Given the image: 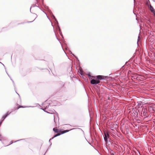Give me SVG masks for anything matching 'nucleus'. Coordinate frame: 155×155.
<instances>
[{"mask_svg":"<svg viewBox=\"0 0 155 155\" xmlns=\"http://www.w3.org/2000/svg\"><path fill=\"white\" fill-rule=\"evenodd\" d=\"M53 130L54 131L55 133H58L57 134L54 135V136H53L51 139L49 140V141L50 142V141L52 139H53L54 138L59 136L61 134H63L65 133L66 132H68L69 131V130H66L64 131H61V130H58L56 128H54L53 129Z\"/></svg>","mask_w":155,"mask_h":155,"instance_id":"nucleus-1","label":"nucleus"},{"mask_svg":"<svg viewBox=\"0 0 155 155\" xmlns=\"http://www.w3.org/2000/svg\"><path fill=\"white\" fill-rule=\"evenodd\" d=\"M104 139L106 142V145H110L111 144V142L109 140V135L108 133L107 132H104Z\"/></svg>","mask_w":155,"mask_h":155,"instance_id":"nucleus-2","label":"nucleus"},{"mask_svg":"<svg viewBox=\"0 0 155 155\" xmlns=\"http://www.w3.org/2000/svg\"><path fill=\"white\" fill-rule=\"evenodd\" d=\"M49 105V103H47L46 101H45L42 104V108H41V109L43 110L45 112H47L48 113L52 114V113L48 112V111L45 110L48 108Z\"/></svg>","mask_w":155,"mask_h":155,"instance_id":"nucleus-3","label":"nucleus"},{"mask_svg":"<svg viewBox=\"0 0 155 155\" xmlns=\"http://www.w3.org/2000/svg\"><path fill=\"white\" fill-rule=\"evenodd\" d=\"M141 114H143V116L146 117H148V114L147 112V109L146 108L144 107L142 108Z\"/></svg>","mask_w":155,"mask_h":155,"instance_id":"nucleus-4","label":"nucleus"},{"mask_svg":"<svg viewBox=\"0 0 155 155\" xmlns=\"http://www.w3.org/2000/svg\"><path fill=\"white\" fill-rule=\"evenodd\" d=\"M100 82V81L95 79H92L91 81V83L92 84H96L99 83Z\"/></svg>","mask_w":155,"mask_h":155,"instance_id":"nucleus-5","label":"nucleus"},{"mask_svg":"<svg viewBox=\"0 0 155 155\" xmlns=\"http://www.w3.org/2000/svg\"><path fill=\"white\" fill-rule=\"evenodd\" d=\"M149 8L150 11L154 14L155 16V10L153 8L152 6L150 4V5Z\"/></svg>","mask_w":155,"mask_h":155,"instance_id":"nucleus-6","label":"nucleus"},{"mask_svg":"<svg viewBox=\"0 0 155 155\" xmlns=\"http://www.w3.org/2000/svg\"><path fill=\"white\" fill-rule=\"evenodd\" d=\"M10 113H9L8 112L7 113L3 116L2 118V121H3L5 119V118L8 115H9L10 114Z\"/></svg>","mask_w":155,"mask_h":155,"instance_id":"nucleus-7","label":"nucleus"},{"mask_svg":"<svg viewBox=\"0 0 155 155\" xmlns=\"http://www.w3.org/2000/svg\"><path fill=\"white\" fill-rule=\"evenodd\" d=\"M103 76L101 75H98L97 76V80H98L99 81V80H101L103 79Z\"/></svg>","mask_w":155,"mask_h":155,"instance_id":"nucleus-8","label":"nucleus"},{"mask_svg":"<svg viewBox=\"0 0 155 155\" xmlns=\"http://www.w3.org/2000/svg\"><path fill=\"white\" fill-rule=\"evenodd\" d=\"M118 148H119V151L120 152H121V150H120V148L121 149H122V152H123V148L124 149V146H117Z\"/></svg>","mask_w":155,"mask_h":155,"instance_id":"nucleus-9","label":"nucleus"},{"mask_svg":"<svg viewBox=\"0 0 155 155\" xmlns=\"http://www.w3.org/2000/svg\"><path fill=\"white\" fill-rule=\"evenodd\" d=\"M110 155H115V153L114 152H113L112 151H111L110 152Z\"/></svg>","mask_w":155,"mask_h":155,"instance_id":"nucleus-10","label":"nucleus"},{"mask_svg":"<svg viewBox=\"0 0 155 155\" xmlns=\"http://www.w3.org/2000/svg\"><path fill=\"white\" fill-rule=\"evenodd\" d=\"M19 140H16V141H13L12 140L10 142V144H8L7 145H10L12 144L13 142H17V141H18Z\"/></svg>","mask_w":155,"mask_h":155,"instance_id":"nucleus-11","label":"nucleus"},{"mask_svg":"<svg viewBox=\"0 0 155 155\" xmlns=\"http://www.w3.org/2000/svg\"><path fill=\"white\" fill-rule=\"evenodd\" d=\"M3 139V137L2 135L0 134V140H1Z\"/></svg>","mask_w":155,"mask_h":155,"instance_id":"nucleus-12","label":"nucleus"},{"mask_svg":"<svg viewBox=\"0 0 155 155\" xmlns=\"http://www.w3.org/2000/svg\"><path fill=\"white\" fill-rule=\"evenodd\" d=\"M53 18L56 21H57V19H56L55 17L53 15Z\"/></svg>","mask_w":155,"mask_h":155,"instance_id":"nucleus-13","label":"nucleus"},{"mask_svg":"<svg viewBox=\"0 0 155 155\" xmlns=\"http://www.w3.org/2000/svg\"><path fill=\"white\" fill-rule=\"evenodd\" d=\"M26 107V106H20V107H21V108H25V107Z\"/></svg>","mask_w":155,"mask_h":155,"instance_id":"nucleus-14","label":"nucleus"},{"mask_svg":"<svg viewBox=\"0 0 155 155\" xmlns=\"http://www.w3.org/2000/svg\"><path fill=\"white\" fill-rule=\"evenodd\" d=\"M140 36H139L138 37V40H137V41H139V40H140Z\"/></svg>","mask_w":155,"mask_h":155,"instance_id":"nucleus-15","label":"nucleus"},{"mask_svg":"<svg viewBox=\"0 0 155 155\" xmlns=\"http://www.w3.org/2000/svg\"><path fill=\"white\" fill-rule=\"evenodd\" d=\"M71 54L73 55L74 56V55L73 54H72V53H71Z\"/></svg>","mask_w":155,"mask_h":155,"instance_id":"nucleus-16","label":"nucleus"},{"mask_svg":"<svg viewBox=\"0 0 155 155\" xmlns=\"http://www.w3.org/2000/svg\"><path fill=\"white\" fill-rule=\"evenodd\" d=\"M34 20H34L33 21H30L29 22H31L33 21H34Z\"/></svg>","mask_w":155,"mask_h":155,"instance_id":"nucleus-17","label":"nucleus"},{"mask_svg":"<svg viewBox=\"0 0 155 155\" xmlns=\"http://www.w3.org/2000/svg\"><path fill=\"white\" fill-rule=\"evenodd\" d=\"M54 121H55L54 118Z\"/></svg>","mask_w":155,"mask_h":155,"instance_id":"nucleus-18","label":"nucleus"},{"mask_svg":"<svg viewBox=\"0 0 155 155\" xmlns=\"http://www.w3.org/2000/svg\"><path fill=\"white\" fill-rule=\"evenodd\" d=\"M61 36H62V37H63V35H62V34H61Z\"/></svg>","mask_w":155,"mask_h":155,"instance_id":"nucleus-19","label":"nucleus"},{"mask_svg":"<svg viewBox=\"0 0 155 155\" xmlns=\"http://www.w3.org/2000/svg\"><path fill=\"white\" fill-rule=\"evenodd\" d=\"M11 80L12 81V82H14L11 79Z\"/></svg>","mask_w":155,"mask_h":155,"instance_id":"nucleus-20","label":"nucleus"},{"mask_svg":"<svg viewBox=\"0 0 155 155\" xmlns=\"http://www.w3.org/2000/svg\"><path fill=\"white\" fill-rule=\"evenodd\" d=\"M7 74H8V76L9 77V74H8V73H7Z\"/></svg>","mask_w":155,"mask_h":155,"instance_id":"nucleus-21","label":"nucleus"},{"mask_svg":"<svg viewBox=\"0 0 155 155\" xmlns=\"http://www.w3.org/2000/svg\"><path fill=\"white\" fill-rule=\"evenodd\" d=\"M7 74H8V76L9 77V74H8V73H7Z\"/></svg>","mask_w":155,"mask_h":155,"instance_id":"nucleus-22","label":"nucleus"},{"mask_svg":"<svg viewBox=\"0 0 155 155\" xmlns=\"http://www.w3.org/2000/svg\"><path fill=\"white\" fill-rule=\"evenodd\" d=\"M7 74H8V76L9 77V74H8V73H7Z\"/></svg>","mask_w":155,"mask_h":155,"instance_id":"nucleus-23","label":"nucleus"},{"mask_svg":"<svg viewBox=\"0 0 155 155\" xmlns=\"http://www.w3.org/2000/svg\"><path fill=\"white\" fill-rule=\"evenodd\" d=\"M148 2H147V4H148Z\"/></svg>","mask_w":155,"mask_h":155,"instance_id":"nucleus-24","label":"nucleus"},{"mask_svg":"<svg viewBox=\"0 0 155 155\" xmlns=\"http://www.w3.org/2000/svg\"><path fill=\"white\" fill-rule=\"evenodd\" d=\"M16 93L18 94V95H19V94H18V93H17V92H16Z\"/></svg>","mask_w":155,"mask_h":155,"instance_id":"nucleus-25","label":"nucleus"},{"mask_svg":"<svg viewBox=\"0 0 155 155\" xmlns=\"http://www.w3.org/2000/svg\"><path fill=\"white\" fill-rule=\"evenodd\" d=\"M154 2H155V0H153Z\"/></svg>","mask_w":155,"mask_h":155,"instance_id":"nucleus-26","label":"nucleus"},{"mask_svg":"<svg viewBox=\"0 0 155 155\" xmlns=\"http://www.w3.org/2000/svg\"><path fill=\"white\" fill-rule=\"evenodd\" d=\"M115 147H117L116 146H115Z\"/></svg>","mask_w":155,"mask_h":155,"instance_id":"nucleus-27","label":"nucleus"},{"mask_svg":"<svg viewBox=\"0 0 155 155\" xmlns=\"http://www.w3.org/2000/svg\"><path fill=\"white\" fill-rule=\"evenodd\" d=\"M115 147H117L116 146H115Z\"/></svg>","mask_w":155,"mask_h":155,"instance_id":"nucleus-28","label":"nucleus"},{"mask_svg":"<svg viewBox=\"0 0 155 155\" xmlns=\"http://www.w3.org/2000/svg\"><path fill=\"white\" fill-rule=\"evenodd\" d=\"M115 147H117L116 146H115Z\"/></svg>","mask_w":155,"mask_h":155,"instance_id":"nucleus-29","label":"nucleus"},{"mask_svg":"<svg viewBox=\"0 0 155 155\" xmlns=\"http://www.w3.org/2000/svg\"><path fill=\"white\" fill-rule=\"evenodd\" d=\"M148 2H149V0H148Z\"/></svg>","mask_w":155,"mask_h":155,"instance_id":"nucleus-30","label":"nucleus"}]
</instances>
